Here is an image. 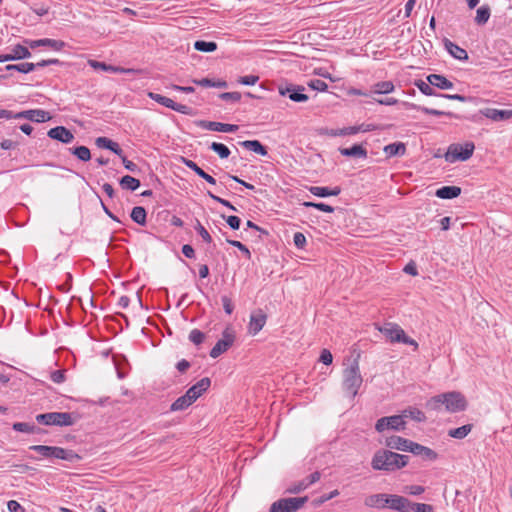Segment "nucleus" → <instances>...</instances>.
Masks as SVG:
<instances>
[{
  "instance_id": "nucleus-1",
  "label": "nucleus",
  "mask_w": 512,
  "mask_h": 512,
  "mask_svg": "<svg viewBox=\"0 0 512 512\" xmlns=\"http://www.w3.org/2000/svg\"><path fill=\"white\" fill-rule=\"evenodd\" d=\"M408 459L406 455L387 449H379L371 459V466L377 471L394 472L405 467L408 464Z\"/></svg>"
},
{
  "instance_id": "nucleus-2",
  "label": "nucleus",
  "mask_w": 512,
  "mask_h": 512,
  "mask_svg": "<svg viewBox=\"0 0 512 512\" xmlns=\"http://www.w3.org/2000/svg\"><path fill=\"white\" fill-rule=\"evenodd\" d=\"M441 406H444L447 412L456 413L466 409L467 401L462 393L452 391L436 395L426 403V407L433 411L440 410Z\"/></svg>"
},
{
  "instance_id": "nucleus-3",
  "label": "nucleus",
  "mask_w": 512,
  "mask_h": 512,
  "mask_svg": "<svg viewBox=\"0 0 512 512\" xmlns=\"http://www.w3.org/2000/svg\"><path fill=\"white\" fill-rule=\"evenodd\" d=\"M363 383L357 359L349 360L342 373L343 390L351 397H355Z\"/></svg>"
},
{
  "instance_id": "nucleus-4",
  "label": "nucleus",
  "mask_w": 512,
  "mask_h": 512,
  "mask_svg": "<svg viewBox=\"0 0 512 512\" xmlns=\"http://www.w3.org/2000/svg\"><path fill=\"white\" fill-rule=\"evenodd\" d=\"M378 330L391 342L403 343L406 345H411L414 349H418V343L406 335L405 331L395 323H386L382 327H379Z\"/></svg>"
},
{
  "instance_id": "nucleus-5",
  "label": "nucleus",
  "mask_w": 512,
  "mask_h": 512,
  "mask_svg": "<svg viewBox=\"0 0 512 512\" xmlns=\"http://www.w3.org/2000/svg\"><path fill=\"white\" fill-rule=\"evenodd\" d=\"M475 145L473 142H466L464 144L453 143L449 145L444 158L449 163L457 161H467L473 155Z\"/></svg>"
},
{
  "instance_id": "nucleus-6",
  "label": "nucleus",
  "mask_w": 512,
  "mask_h": 512,
  "mask_svg": "<svg viewBox=\"0 0 512 512\" xmlns=\"http://www.w3.org/2000/svg\"><path fill=\"white\" fill-rule=\"evenodd\" d=\"M36 420L44 425L70 426L73 424L71 414L66 412L39 414L36 416Z\"/></svg>"
},
{
  "instance_id": "nucleus-7",
  "label": "nucleus",
  "mask_w": 512,
  "mask_h": 512,
  "mask_svg": "<svg viewBox=\"0 0 512 512\" xmlns=\"http://www.w3.org/2000/svg\"><path fill=\"white\" fill-rule=\"evenodd\" d=\"M30 449L36 451L40 455L44 457H53L57 459H63V460H73L74 458H77L78 456L74 454L72 451H67L60 447H52V446H45V445H34L31 446Z\"/></svg>"
},
{
  "instance_id": "nucleus-8",
  "label": "nucleus",
  "mask_w": 512,
  "mask_h": 512,
  "mask_svg": "<svg viewBox=\"0 0 512 512\" xmlns=\"http://www.w3.org/2000/svg\"><path fill=\"white\" fill-rule=\"evenodd\" d=\"M405 424L406 422L403 415H393L378 419L375 424V429L379 433H384L389 430L401 431L405 428Z\"/></svg>"
},
{
  "instance_id": "nucleus-9",
  "label": "nucleus",
  "mask_w": 512,
  "mask_h": 512,
  "mask_svg": "<svg viewBox=\"0 0 512 512\" xmlns=\"http://www.w3.org/2000/svg\"><path fill=\"white\" fill-rule=\"evenodd\" d=\"M235 337L234 329L231 326H227L222 333V338L211 349L210 356L217 358L226 352L234 343Z\"/></svg>"
},
{
  "instance_id": "nucleus-10",
  "label": "nucleus",
  "mask_w": 512,
  "mask_h": 512,
  "mask_svg": "<svg viewBox=\"0 0 512 512\" xmlns=\"http://www.w3.org/2000/svg\"><path fill=\"white\" fill-rule=\"evenodd\" d=\"M307 498H287L274 502L270 508V512H294L299 509Z\"/></svg>"
},
{
  "instance_id": "nucleus-11",
  "label": "nucleus",
  "mask_w": 512,
  "mask_h": 512,
  "mask_svg": "<svg viewBox=\"0 0 512 512\" xmlns=\"http://www.w3.org/2000/svg\"><path fill=\"white\" fill-rule=\"evenodd\" d=\"M372 129H373V127L371 125L362 124L359 126H350V127H345V128H341V129L325 128V129L321 130V134L331 136V137H336V136L354 135L359 132L371 131Z\"/></svg>"
},
{
  "instance_id": "nucleus-12",
  "label": "nucleus",
  "mask_w": 512,
  "mask_h": 512,
  "mask_svg": "<svg viewBox=\"0 0 512 512\" xmlns=\"http://www.w3.org/2000/svg\"><path fill=\"white\" fill-rule=\"evenodd\" d=\"M267 320L266 314L262 310H257L250 315L248 324V333L252 336L258 334L264 327Z\"/></svg>"
},
{
  "instance_id": "nucleus-13",
  "label": "nucleus",
  "mask_w": 512,
  "mask_h": 512,
  "mask_svg": "<svg viewBox=\"0 0 512 512\" xmlns=\"http://www.w3.org/2000/svg\"><path fill=\"white\" fill-rule=\"evenodd\" d=\"M210 385L211 381L208 377L202 378L195 385L190 387L185 394L194 403L204 392L208 390Z\"/></svg>"
},
{
  "instance_id": "nucleus-14",
  "label": "nucleus",
  "mask_w": 512,
  "mask_h": 512,
  "mask_svg": "<svg viewBox=\"0 0 512 512\" xmlns=\"http://www.w3.org/2000/svg\"><path fill=\"white\" fill-rule=\"evenodd\" d=\"M14 118H25L35 122H46L51 119V116L48 112L44 110L35 109L19 112L14 115Z\"/></svg>"
},
{
  "instance_id": "nucleus-15",
  "label": "nucleus",
  "mask_w": 512,
  "mask_h": 512,
  "mask_svg": "<svg viewBox=\"0 0 512 512\" xmlns=\"http://www.w3.org/2000/svg\"><path fill=\"white\" fill-rule=\"evenodd\" d=\"M198 125L204 129H207L210 131H217V132H224V133L235 132L238 129L237 125L214 122V121L202 120V121L198 122Z\"/></svg>"
},
{
  "instance_id": "nucleus-16",
  "label": "nucleus",
  "mask_w": 512,
  "mask_h": 512,
  "mask_svg": "<svg viewBox=\"0 0 512 512\" xmlns=\"http://www.w3.org/2000/svg\"><path fill=\"white\" fill-rule=\"evenodd\" d=\"M387 507L399 512H409L410 502L402 496L387 494Z\"/></svg>"
},
{
  "instance_id": "nucleus-17",
  "label": "nucleus",
  "mask_w": 512,
  "mask_h": 512,
  "mask_svg": "<svg viewBox=\"0 0 512 512\" xmlns=\"http://www.w3.org/2000/svg\"><path fill=\"white\" fill-rule=\"evenodd\" d=\"M303 90H304L303 87H297V88L294 86H290V87L279 86L278 87V91H279L280 95H282V96L288 95L289 98L294 102H306L308 100V96L306 94L299 92V91H303Z\"/></svg>"
},
{
  "instance_id": "nucleus-18",
  "label": "nucleus",
  "mask_w": 512,
  "mask_h": 512,
  "mask_svg": "<svg viewBox=\"0 0 512 512\" xmlns=\"http://www.w3.org/2000/svg\"><path fill=\"white\" fill-rule=\"evenodd\" d=\"M480 113L488 119L495 122L505 121L512 117V110H498L494 108H484Z\"/></svg>"
},
{
  "instance_id": "nucleus-19",
  "label": "nucleus",
  "mask_w": 512,
  "mask_h": 512,
  "mask_svg": "<svg viewBox=\"0 0 512 512\" xmlns=\"http://www.w3.org/2000/svg\"><path fill=\"white\" fill-rule=\"evenodd\" d=\"M47 135L51 139H55L66 144L71 143L74 140V135L63 126H57L50 129Z\"/></svg>"
},
{
  "instance_id": "nucleus-20",
  "label": "nucleus",
  "mask_w": 512,
  "mask_h": 512,
  "mask_svg": "<svg viewBox=\"0 0 512 512\" xmlns=\"http://www.w3.org/2000/svg\"><path fill=\"white\" fill-rule=\"evenodd\" d=\"M408 452H411L417 456H421L426 460H435L437 458V453L434 450L412 441Z\"/></svg>"
},
{
  "instance_id": "nucleus-21",
  "label": "nucleus",
  "mask_w": 512,
  "mask_h": 512,
  "mask_svg": "<svg viewBox=\"0 0 512 512\" xmlns=\"http://www.w3.org/2000/svg\"><path fill=\"white\" fill-rule=\"evenodd\" d=\"M26 43L32 49H34L38 46H48V47L54 49L55 51H60L66 45L65 42H63L61 40H55V39H49V38H44V39H39V40H30V41H26Z\"/></svg>"
},
{
  "instance_id": "nucleus-22",
  "label": "nucleus",
  "mask_w": 512,
  "mask_h": 512,
  "mask_svg": "<svg viewBox=\"0 0 512 512\" xmlns=\"http://www.w3.org/2000/svg\"><path fill=\"white\" fill-rule=\"evenodd\" d=\"M88 64L94 68V69H100L106 72H113V73H135L137 72L135 69L132 68H122V67H116L112 65H107L104 62H99L96 60H88Z\"/></svg>"
},
{
  "instance_id": "nucleus-23",
  "label": "nucleus",
  "mask_w": 512,
  "mask_h": 512,
  "mask_svg": "<svg viewBox=\"0 0 512 512\" xmlns=\"http://www.w3.org/2000/svg\"><path fill=\"white\" fill-rule=\"evenodd\" d=\"M385 445L391 449L408 452L411 441L394 435L386 439Z\"/></svg>"
},
{
  "instance_id": "nucleus-24",
  "label": "nucleus",
  "mask_w": 512,
  "mask_h": 512,
  "mask_svg": "<svg viewBox=\"0 0 512 512\" xmlns=\"http://www.w3.org/2000/svg\"><path fill=\"white\" fill-rule=\"evenodd\" d=\"M364 504L370 508L383 509L387 507V494H373L365 498Z\"/></svg>"
},
{
  "instance_id": "nucleus-25",
  "label": "nucleus",
  "mask_w": 512,
  "mask_h": 512,
  "mask_svg": "<svg viewBox=\"0 0 512 512\" xmlns=\"http://www.w3.org/2000/svg\"><path fill=\"white\" fill-rule=\"evenodd\" d=\"M444 45L446 50L449 52V54L454 57L455 59L464 61L468 59V53L465 49L459 47L457 44L453 43L452 41L445 39Z\"/></svg>"
},
{
  "instance_id": "nucleus-26",
  "label": "nucleus",
  "mask_w": 512,
  "mask_h": 512,
  "mask_svg": "<svg viewBox=\"0 0 512 512\" xmlns=\"http://www.w3.org/2000/svg\"><path fill=\"white\" fill-rule=\"evenodd\" d=\"M427 81L435 87L440 89L448 90L453 88V83L446 77L439 74H431L427 77Z\"/></svg>"
},
{
  "instance_id": "nucleus-27",
  "label": "nucleus",
  "mask_w": 512,
  "mask_h": 512,
  "mask_svg": "<svg viewBox=\"0 0 512 512\" xmlns=\"http://www.w3.org/2000/svg\"><path fill=\"white\" fill-rule=\"evenodd\" d=\"M461 194V188L458 186H443L436 190L435 195L441 199H453Z\"/></svg>"
},
{
  "instance_id": "nucleus-28",
  "label": "nucleus",
  "mask_w": 512,
  "mask_h": 512,
  "mask_svg": "<svg viewBox=\"0 0 512 512\" xmlns=\"http://www.w3.org/2000/svg\"><path fill=\"white\" fill-rule=\"evenodd\" d=\"M95 144L97 145V147L99 148H105V149H109L111 150L112 152H114L115 154H117L118 156H121L122 153H123V150L120 148V146L118 145V143L110 140L109 138L107 137H98L96 140H95Z\"/></svg>"
},
{
  "instance_id": "nucleus-29",
  "label": "nucleus",
  "mask_w": 512,
  "mask_h": 512,
  "mask_svg": "<svg viewBox=\"0 0 512 512\" xmlns=\"http://www.w3.org/2000/svg\"><path fill=\"white\" fill-rule=\"evenodd\" d=\"M339 152L343 156L347 157H358V158H366L367 157V151L362 145H353L350 148H340Z\"/></svg>"
},
{
  "instance_id": "nucleus-30",
  "label": "nucleus",
  "mask_w": 512,
  "mask_h": 512,
  "mask_svg": "<svg viewBox=\"0 0 512 512\" xmlns=\"http://www.w3.org/2000/svg\"><path fill=\"white\" fill-rule=\"evenodd\" d=\"M309 191L317 197H328V196L339 195L341 192V189L339 187H334L333 189H329L328 187L311 186L309 188Z\"/></svg>"
},
{
  "instance_id": "nucleus-31",
  "label": "nucleus",
  "mask_w": 512,
  "mask_h": 512,
  "mask_svg": "<svg viewBox=\"0 0 512 512\" xmlns=\"http://www.w3.org/2000/svg\"><path fill=\"white\" fill-rule=\"evenodd\" d=\"M185 165L193 170L198 176L206 180L208 183L215 185L216 180L209 174H207L202 168H200L195 162L192 160L184 159Z\"/></svg>"
},
{
  "instance_id": "nucleus-32",
  "label": "nucleus",
  "mask_w": 512,
  "mask_h": 512,
  "mask_svg": "<svg viewBox=\"0 0 512 512\" xmlns=\"http://www.w3.org/2000/svg\"><path fill=\"white\" fill-rule=\"evenodd\" d=\"M384 152L388 157L404 155L406 152V146L402 142L392 143L384 147Z\"/></svg>"
},
{
  "instance_id": "nucleus-33",
  "label": "nucleus",
  "mask_w": 512,
  "mask_h": 512,
  "mask_svg": "<svg viewBox=\"0 0 512 512\" xmlns=\"http://www.w3.org/2000/svg\"><path fill=\"white\" fill-rule=\"evenodd\" d=\"M242 147L262 156L267 155V149L258 140H246L241 143Z\"/></svg>"
},
{
  "instance_id": "nucleus-34",
  "label": "nucleus",
  "mask_w": 512,
  "mask_h": 512,
  "mask_svg": "<svg viewBox=\"0 0 512 512\" xmlns=\"http://www.w3.org/2000/svg\"><path fill=\"white\" fill-rule=\"evenodd\" d=\"M193 404V402L189 399V397L184 394L183 396H180L177 398L170 406V410L175 411H183L190 407Z\"/></svg>"
},
{
  "instance_id": "nucleus-35",
  "label": "nucleus",
  "mask_w": 512,
  "mask_h": 512,
  "mask_svg": "<svg viewBox=\"0 0 512 512\" xmlns=\"http://www.w3.org/2000/svg\"><path fill=\"white\" fill-rule=\"evenodd\" d=\"M120 185L123 189L135 191L140 186V181L132 176H123L120 180Z\"/></svg>"
},
{
  "instance_id": "nucleus-36",
  "label": "nucleus",
  "mask_w": 512,
  "mask_h": 512,
  "mask_svg": "<svg viewBox=\"0 0 512 512\" xmlns=\"http://www.w3.org/2000/svg\"><path fill=\"white\" fill-rule=\"evenodd\" d=\"M490 18V8L487 5L481 6L476 11L475 22L479 25L486 24Z\"/></svg>"
},
{
  "instance_id": "nucleus-37",
  "label": "nucleus",
  "mask_w": 512,
  "mask_h": 512,
  "mask_svg": "<svg viewBox=\"0 0 512 512\" xmlns=\"http://www.w3.org/2000/svg\"><path fill=\"white\" fill-rule=\"evenodd\" d=\"M131 219L139 225L146 224V211L141 206H136L132 209Z\"/></svg>"
},
{
  "instance_id": "nucleus-38",
  "label": "nucleus",
  "mask_w": 512,
  "mask_h": 512,
  "mask_svg": "<svg viewBox=\"0 0 512 512\" xmlns=\"http://www.w3.org/2000/svg\"><path fill=\"white\" fill-rule=\"evenodd\" d=\"M404 105L407 108L419 109L422 112H424L426 114H430V115H435V116H440V115L452 116V113H450V112H444V111H440V110H436V109H431V108H427V107H419V106H417V105H415L413 103H409V102H405Z\"/></svg>"
},
{
  "instance_id": "nucleus-39",
  "label": "nucleus",
  "mask_w": 512,
  "mask_h": 512,
  "mask_svg": "<svg viewBox=\"0 0 512 512\" xmlns=\"http://www.w3.org/2000/svg\"><path fill=\"white\" fill-rule=\"evenodd\" d=\"M470 431H471V425H463L461 427L451 429L448 432V435L452 438L463 439L464 437H466L469 434Z\"/></svg>"
},
{
  "instance_id": "nucleus-40",
  "label": "nucleus",
  "mask_w": 512,
  "mask_h": 512,
  "mask_svg": "<svg viewBox=\"0 0 512 512\" xmlns=\"http://www.w3.org/2000/svg\"><path fill=\"white\" fill-rule=\"evenodd\" d=\"M11 54H12V57L14 60L25 59V58H29L31 56V53L28 50V48H26L22 45L14 46L12 48Z\"/></svg>"
},
{
  "instance_id": "nucleus-41",
  "label": "nucleus",
  "mask_w": 512,
  "mask_h": 512,
  "mask_svg": "<svg viewBox=\"0 0 512 512\" xmlns=\"http://www.w3.org/2000/svg\"><path fill=\"white\" fill-rule=\"evenodd\" d=\"M194 48L201 52H213L217 49V44L215 42L198 40L194 43Z\"/></svg>"
},
{
  "instance_id": "nucleus-42",
  "label": "nucleus",
  "mask_w": 512,
  "mask_h": 512,
  "mask_svg": "<svg viewBox=\"0 0 512 512\" xmlns=\"http://www.w3.org/2000/svg\"><path fill=\"white\" fill-rule=\"evenodd\" d=\"M36 68L34 63L10 64L6 66V70H17L21 73L32 72Z\"/></svg>"
},
{
  "instance_id": "nucleus-43",
  "label": "nucleus",
  "mask_w": 512,
  "mask_h": 512,
  "mask_svg": "<svg viewBox=\"0 0 512 512\" xmlns=\"http://www.w3.org/2000/svg\"><path fill=\"white\" fill-rule=\"evenodd\" d=\"M210 148L215 153H217L219 155V157L222 158V159L228 158L229 155H230L229 148L226 145L222 144V143L213 142L210 145Z\"/></svg>"
},
{
  "instance_id": "nucleus-44",
  "label": "nucleus",
  "mask_w": 512,
  "mask_h": 512,
  "mask_svg": "<svg viewBox=\"0 0 512 512\" xmlns=\"http://www.w3.org/2000/svg\"><path fill=\"white\" fill-rule=\"evenodd\" d=\"M71 152L82 161H88L91 158L90 150L86 146H79L71 149Z\"/></svg>"
},
{
  "instance_id": "nucleus-45",
  "label": "nucleus",
  "mask_w": 512,
  "mask_h": 512,
  "mask_svg": "<svg viewBox=\"0 0 512 512\" xmlns=\"http://www.w3.org/2000/svg\"><path fill=\"white\" fill-rule=\"evenodd\" d=\"M394 90V84L390 81L379 82L374 86V92L378 94L391 93Z\"/></svg>"
},
{
  "instance_id": "nucleus-46",
  "label": "nucleus",
  "mask_w": 512,
  "mask_h": 512,
  "mask_svg": "<svg viewBox=\"0 0 512 512\" xmlns=\"http://www.w3.org/2000/svg\"><path fill=\"white\" fill-rule=\"evenodd\" d=\"M148 96L153 99L154 101L158 102L159 104L167 107V108H171L173 107V100L168 98V97H165V96H162L160 94H157V93H153V92H149L148 93Z\"/></svg>"
},
{
  "instance_id": "nucleus-47",
  "label": "nucleus",
  "mask_w": 512,
  "mask_h": 512,
  "mask_svg": "<svg viewBox=\"0 0 512 512\" xmlns=\"http://www.w3.org/2000/svg\"><path fill=\"white\" fill-rule=\"evenodd\" d=\"M305 207H313L320 211L326 212V213H332L334 212V208L330 205L324 204V203H314V202H303L302 204Z\"/></svg>"
},
{
  "instance_id": "nucleus-48",
  "label": "nucleus",
  "mask_w": 512,
  "mask_h": 512,
  "mask_svg": "<svg viewBox=\"0 0 512 512\" xmlns=\"http://www.w3.org/2000/svg\"><path fill=\"white\" fill-rule=\"evenodd\" d=\"M189 339L194 344L199 345L204 341L205 335L200 330L193 329L189 334Z\"/></svg>"
},
{
  "instance_id": "nucleus-49",
  "label": "nucleus",
  "mask_w": 512,
  "mask_h": 512,
  "mask_svg": "<svg viewBox=\"0 0 512 512\" xmlns=\"http://www.w3.org/2000/svg\"><path fill=\"white\" fill-rule=\"evenodd\" d=\"M404 417H410L416 421H424L425 420V415L422 411L418 410V409H411V410H408V411H405L404 412Z\"/></svg>"
},
{
  "instance_id": "nucleus-50",
  "label": "nucleus",
  "mask_w": 512,
  "mask_h": 512,
  "mask_svg": "<svg viewBox=\"0 0 512 512\" xmlns=\"http://www.w3.org/2000/svg\"><path fill=\"white\" fill-rule=\"evenodd\" d=\"M13 429L18 432L32 433V432H34L35 427L28 423L17 422V423L13 424Z\"/></svg>"
},
{
  "instance_id": "nucleus-51",
  "label": "nucleus",
  "mask_w": 512,
  "mask_h": 512,
  "mask_svg": "<svg viewBox=\"0 0 512 512\" xmlns=\"http://www.w3.org/2000/svg\"><path fill=\"white\" fill-rule=\"evenodd\" d=\"M195 229L205 242L210 243L212 241L209 232L204 228V226L199 221H197Z\"/></svg>"
},
{
  "instance_id": "nucleus-52",
  "label": "nucleus",
  "mask_w": 512,
  "mask_h": 512,
  "mask_svg": "<svg viewBox=\"0 0 512 512\" xmlns=\"http://www.w3.org/2000/svg\"><path fill=\"white\" fill-rule=\"evenodd\" d=\"M416 86L423 94L427 96H431L434 94V90L432 89L431 84L429 82L426 83L424 81H418L416 82Z\"/></svg>"
},
{
  "instance_id": "nucleus-53",
  "label": "nucleus",
  "mask_w": 512,
  "mask_h": 512,
  "mask_svg": "<svg viewBox=\"0 0 512 512\" xmlns=\"http://www.w3.org/2000/svg\"><path fill=\"white\" fill-rule=\"evenodd\" d=\"M237 81L242 85H255L259 81V77L257 75L241 76Z\"/></svg>"
},
{
  "instance_id": "nucleus-54",
  "label": "nucleus",
  "mask_w": 512,
  "mask_h": 512,
  "mask_svg": "<svg viewBox=\"0 0 512 512\" xmlns=\"http://www.w3.org/2000/svg\"><path fill=\"white\" fill-rule=\"evenodd\" d=\"M220 98L224 101L239 102L241 94L239 92H225L220 94Z\"/></svg>"
},
{
  "instance_id": "nucleus-55",
  "label": "nucleus",
  "mask_w": 512,
  "mask_h": 512,
  "mask_svg": "<svg viewBox=\"0 0 512 512\" xmlns=\"http://www.w3.org/2000/svg\"><path fill=\"white\" fill-rule=\"evenodd\" d=\"M308 85L312 89L321 91V92L326 91L328 88V85L324 81L319 80V79L311 80Z\"/></svg>"
},
{
  "instance_id": "nucleus-56",
  "label": "nucleus",
  "mask_w": 512,
  "mask_h": 512,
  "mask_svg": "<svg viewBox=\"0 0 512 512\" xmlns=\"http://www.w3.org/2000/svg\"><path fill=\"white\" fill-rule=\"evenodd\" d=\"M293 241L295 246L298 248H303L306 245V237L301 232L294 234Z\"/></svg>"
},
{
  "instance_id": "nucleus-57",
  "label": "nucleus",
  "mask_w": 512,
  "mask_h": 512,
  "mask_svg": "<svg viewBox=\"0 0 512 512\" xmlns=\"http://www.w3.org/2000/svg\"><path fill=\"white\" fill-rule=\"evenodd\" d=\"M227 242L238 248V250H240L241 252H243L248 258L250 257V251L249 249L244 245L242 244L240 241H237V240H227Z\"/></svg>"
},
{
  "instance_id": "nucleus-58",
  "label": "nucleus",
  "mask_w": 512,
  "mask_h": 512,
  "mask_svg": "<svg viewBox=\"0 0 512 512\" xmlns=\"http://www.w3.org/2000/svg\"><path fill=\"white\" fill-rule=\"evenodd\" d=\"M320 361L325 365H330L333 361L331 352L327 349H323L320 355Z\"/></svg>"
},
{
  "instance_id": "nucleus-59",
  "label": "nucleus",
  "mask_w": 512,
  "mask_h": 512,
  "mask_svg": "<svg viewBox=\"0 0 512 512\" xmlns=\"http://www.w3.org/2000/svg\"><path fill=\"white\" fill-rule=\"evenodd\" d=\"M51 380L54 383L60 384L65 381L64 370H57L51 373Z\"/></svg>"
},
{
  "instance_id": "nucleus-60",
  "label": "nucleus",
  "mask_w": 512,
  "mask_h": 512,
  "mask_svg": "<svg viewBox=\"0 0 512 512\" xmlns=\"http://www.w3.org/2000/svg\"><path fill=\"white\" fill-rule=\"evenodd\" d=\"M321 475L319 472H314L312 474H310L308 477H306L305 479H303L304 481V486H310L314 483H316L317 481H319Z\"/></svg>"
},
{
  "instance_id": "nucleus-61",
  "label": "nucleus",
  "mask_w": 512,
  "mask_h": 512,
  "mask_svg": "<svg viewBox=\"0 0 512 512\" xmlns=\"http://www.w3.org/2000/svg\"><path fill=\"white\" fill-rule=\"evenodd\" d=\"M223 308L227 314H231L233 312L234 306L232 304V301L229 297L223 296L221 298Z\"/></svg>"
},
{
  "instance_id": "nucleus-62",
  "label": "nucleus",
  "mask_w": 512,
  "mask_h": 512,
  "mask_svg": "<svg viewBox=\"0 0 512 512\" xmlns=\"http://www.w3.org/2000/svg\"><path fill=\"white\" fill-rule=\"evenodd\" d=\"M7 508L9 512H24L22 506L15 500L8 501Z\"/></svg>"
},
{
  "instance_id": "nucleus-63",
  "label": "nucleus",
  "mask_w": 512,
  "mask_h": 512,
  "mask_svg": "<svg viewBox=\"0 0 512 512\" xmlns=\"http://www.w3.org/2000/svg\"><path fill=\"white\" fill-rule=\"evenodd\" d=\"M227 224L234 230H237L239 229L240 227V218L237 217V216H228L227 219Z\"/></svg>"
},
{
  "instance_id": "nucleus-64",
  "label": "nucleus",
  "mask_w": 512,
  "mask_h": 512,
  "mask_svg": "<svg viewBox=\"0 0 512 512\" xmlns=\"http://www.w3.org/2000/svg\"><path fill=\"white\" fill-rule=\"evenodd\" d=\"M415 512H434L433 507L429 504H415Z\"/></svg>"
}]
</instances>
